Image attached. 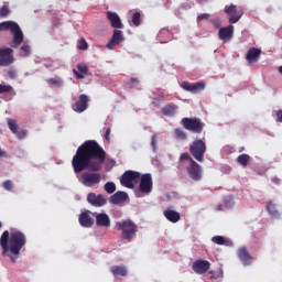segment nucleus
I'll use <instances>...</instances> for the list:
<instances>
[{"label": "nucleus", "mask_w": 282, "mask_h": 282, "mask_svg": "<svg viewBox=\"0 0 282 282\" xmlns=\"http://www.w3.org/2000/svg\"><path fill=\"white\" fill-rule=\"evenodd\" d=\"M181 124H183L184 129L193 133H202L204 131V123L197 118H183Z\"/></svg>", "instance_id": "8"}, {"label": "nucleus", "mask_w": 282, "mask_h": 282, "mask_svg": "<svg viewBox=\"0 0 282 282\" xmlns=\"http://www.w3.org/2000/svg\"><path fill=\"white\" fill-rule=\"evenodd\" d=\"M89 97L87 95H80L79 99L73 105V111H76V113H83V111H86Z\"/></svg>", "instance_id": "15"}, {"label": "nucleus", "mask_w": 282, "mask_h": 282, "mask_svg": "<svg viewBox=\"0 0 282 282\" xmlns=\"http://www.w3.org/2000/svg\"><path fill=\"white\" fill-rule=\"evenodd\" d=\"M19 140H23L28 135V130H17V133H14Z\"/></svg>", "instance_id": "43"}, {"label": "nucleus", "mask_w": 282, "mask_h": 282, "mask_svg": "<svg viewBox=\"0 0 282 282\" xmlns=\"http://www.w3.org/2000/svg\"><path fill=\"white\" fill-rule=\"evenodd\" d=\"M109 135H111V128H108L105 132L106 140H109Z\"/></svg>", "instance_id": "49"}, {"label": "nucleus", "mask_w": 282, "mask_h": 282, "mask_svg": "<svg viewBox=\"0 0 282 282\" xmlns=\"http://www.w3.org/2000/svg\"><path fill=\"white\" fill-rule=\"evenodd\" d=\"M131 83H138V78H131Z\"/></svg>", "instance_id": "53"}, {"label": "nucleus", "mask_w": 282, "mask_h": 282, "mask_svg": "<svg viewBox=\"0 0 282 282\" xmlns=\"http://www.w3.org/2000/svg\"><path fill=\"white\" fill-rule=\"evenodd\" d=\"M225 12L228 14L229 23L231 25L235 23H238L239 19H241V17H243V11H241V10L237 11V6H235V4H230L229 7L226 6Z\"/></svg>", "instance_id": "11"}, {"label": "nucleus", "mask_w": 282, "mask_h": 282, "mask_svg": "<svg viewBox=\"0 0 282 282\" xmlns=\"http://www.w3.org/2000/svg\"><path fill=\"white\" fill-rule=\"evenodd\" d=\"M208 19H210V14H208V13H200V14H198V17H197V21L199 22V21H208Z\"/></svg>", "instance_id": "45"}, {"label": "nucleus", "mask_w": 282, "mask_h": 282, "mask_svg": "<svg viewBox=\"0 0 282 282\" xmlns=\"http://www.w3.org/2000/svg\"><path fill=\"white\" fill-rule=\"evenodd\" d=\"M181 162H187V164H191V160H193V158H191V155H188V153H182L180 156Z\"/></svg>", "instance_id": "42"}, {"label": "nucleus", "mask_w": 282, "mask_h": 282, "mask_svg": "<svg viewBox=\"0 0 282 282\" xmlns=\"http://www.w3.org/2000/svg\"><path fill=\"white\" fill-rule=\"evenodd\" d=\"M8 76H9V78H17V72L15 70H9Z\"/></svg>", "instance_id": "48"}, {"label": "nucleus", "mask_w": 282, "mask_h": 282, "mask_svg": "<svg viewBox=\"0 0 282 282\" xmlns=\"http://www.w3.org/2000/svg\"><path fill=\"white\" fill-rule=\"evenodd\" d=\"M225 208H232L235 206V199L231 196L225 197Z\"/></svg>", "instance_id": "38"}, {"label": "nucleus", "mask_w": 282, "mask_h": 282, "mask_svg": "<svg viewBox=\"0 0 282 282\" xmlns=\"http://www.w3.org/2000/svg\"><path fill=\"white\" fill-rule=\"evenodd\" d=\"M116 226L122 231V239H133V236L138 232V225L133 220L117 221Z\"/></svg>", "instance_id": "5"}, {"label": "nucleus", "mask_w": 282, "mask_h": 282, "mask_svg": "<svg viewBox=\"0 0 282 282\" xmlns=\"http://www.w3.org/2000/svg\"><path fill=\"white\" fill-rule=\"evenodd\" d=\"M181 87L185 90V91H191L192 94H197L198 91H202V89H204L206 87V85L202 82L198 83H188V82H183Z\"/></svg>", "instance_id": "18"}, {"label": "nucleus", "mask_w": 282, "mask_h": 282, "mask_svg": "<svg viewBox=\"0 0 282 282\" xmlns=\"http://www.w3.org/2000/svg\"><path fill=\"white\" fill-rule=\"evenodd\" d=\"M2 186L6 191H12V181H6Z\"/></svg>", "instance_id": "46"}, {"label": "nucleus", "mask_w": 282, "mask_h": 282, "mask_svg": "<svg viewBox=\"0 0 282 282\" xmlns=\"http://www.w3.org/2000/svg\"><path fill=\"white\" fill-rule=\"evenodd\" d=\"M189 153L197 162H204V155L206 153V143L202 139L194 140L189 145Z\"/></svg>", "instance_id": "6"}, {"label": "nucleus", "mask_w": 282, "mask_h": 282, "mask_svg": "<svg viewBox=\"0 0 282 282\" xmlns=\"http://www.w3.org/2000/svg\"><path fill=\"white\" fill-rule=\"evenodd\" d=\"M79 224L83 228H91L94 226V218L89 216V213L84 212L79 215Z\"/></svg>", "instance_id": "23"}, {"label": "nucleus", "mask_w": 282, "mask_h": 282, "mask_svg": "<svg viewBox=\"0 0 282 282\" xmlns=\"http://www.w3.org/2000/svg\"><path fill=\"white\" fill-rule=\"evenodd\" d=\"M73 74L74 76H76L77 79L82 80L83 78H85V76H83V74H80L78 70L73 69Z\"/></svg>", "instance_id": "47"}, {"label": "nucleus", "mask_w": 282, "mask_h": 282, "mask_svg": "<svg viewBox=\"0 0 282 282\" xmlns=\"http://www.w3.org/2000/svg\"><path fill=\"white\" fill-rule=\"evenodd\" d=\"M187 175L193 182H202L204 177V170L195 160H191V163L186 167Z\"/></svg>", "instance_id": "9"}, {"label": "nucleus", "mask_w": 282, "mask_h": 282, "mask_svg": "<svg viewBox=\"0 0 282 282\" xmlns=\"http://www.w3.org/2000/svg\"><path fill=\"white\" fill-rule=\"evenodd\" d=\"M127 199H129V194H127V192H117L112 196H110L109 202L110 204L118 206L119 204H123V202H127Z\"/></svg>", "instance_id": "21"}, {"label": "nucleus", "mask_w": 282, "mask_h": 282, "mask_svg": "<svg viewBox=\"0 0 282 282\" xmlns=\"http://www.w3.org/2000/svg\"><path fill=\"white\" fill-rule=\"evenodd\" d=\"M153 191V177L151 174H143L140 178L139 189L134 192L135 197H144L151 195Z\"/></svg>", "instance_id": "4"}, {"label": "nucleus", "mask_w": 282, "mask_h": 282, "mask_svg": "<svg viewBox=\"0 0 282 282\" xmlns=\"http://www.w3.org/2000/svg\"><path fill=\"white\" fill-rule=\"evenodd\" d=\"M238 164L241 166H248V162H250V156L248 154H241L237 159Z\"/></svg>", "instance_id": "33"}, {"label": "nucleus", "mask_w": 282, "mask_h": 282, "mask_svg": "<svg viewBox=\"0 0 282 282\" xmlns=\"http://www.w3.org/2000/svg\"><path fill=\"white\" fill-rule=\"evenodd\" d=\"M12 86L0 84V94H10Z\"/></svg>", "instance_id": "39"}, {"label": "nucleus", "mask_w": 282, "mask_h": 282, "mask_svg": "<svg viewBox=\"0 0 282 282\" xmlns=\"http://www.w3.org/2000/svg\"><path fill=\"white\" fill-rule=\"evenodd\" d=\"M96 226H100L101 228H109L111 226V218L107 213H99L95 216Z\"/></svg>", "instance_id": "20"}, {"label": "nucleus", "mask_w": 282, "mask_h": 282, "mask_svg": "<svg viewBox=\"0 0 282 282\" xmlns=\"http://www.w3.org/2000/svg\"><path fill=\"white\" fill-rule=\"evenodd\" d=\"M217 210H224V206L218 205V206H217Z\"/></svg>", "instance_id": "51"}, {"label": "nucleus", "mask_w": 282, "mask_h": 282, "mask_svg": "<svg viewBox=\"0 0 282 282\" xmlns=\"http://www.w3.org/2000/svg\"><path fill=\"white\" fill-rule=\"evenodd\" d=\"M46 83L50 87H63L65 85V82H63V78L61 77L48 78L46 79Z\"/></svg>", "instance_id": "28"}, {"label": "nucleus", "mask_w": 282, "mask_h": 282, "mask_svg": "<svg viewBox=\"0 0 282 282\" xmlns=\"http://www.w3.org/2000/svg\"><path fill=\"white\" fill-rule=\"evenodd\" d=\"M111 166L116 164V161H110Z\"/></svg>", "instance_id": "54"}, {"label": "nucleus", "mask_w": 282, "mask_h": 282, "mask_svg": "<svg viewBox=\"0 0 282 282\" xmlns=\"http://www.w3.org/2000/svg\"><path fill=\"white\" fill-rule=\"evenodd\" d=\"M10 30L11 34H13V40L11 43L12 47H19L21 43H23V31L19 23L14 21H4L0 23V32H8Z\"/></svg>", "instance_id": "3"}, {"label": "nucleus", "mask_w": 282, "mask_h": 282, "mask_svg": "<svg viewBox=\"0 0 282 282\" xmlns=\"http://www.w3.org/2000/svg\"><path fill=\"white\" fill-rule=\"evenodd\" d=\"M210 279H224V270L223 269H218L217 271H210Z\"/></svg>", "instance_id": "34"}, {"label": "nucleus", "mask_w": 282, "mask_h": 282, "mask_svg": "<svg viewBox=\"0 0 282 282\" xmlns=\"http://www.w3.org/2000/svg\"><path fill=\"white\" fill-rule=\"evenodd\" d=\"M124 41V34H122V31L115 30L111 40L107 43L106 47L108 50H113L116 45H120Z\"/></svg>", "instance_id": "17"}, {"label": "nucleus", "mask_w": 282, "mask_h": 282, "mask_svg": "<svg viewBox=\"0 0 282 282\" xmlns=\"http://www.w3.org/2000/svg\"><path fill=\"white\" fill-rule=\"evenodd\" d=\"M267 210L269 215H271V217H273L274 219H279V212L276 210V205H274V203L269 202L267 204Z\"/></svg>", "instance_id": "29"}, {"label": "nucleus", "mask_w": 282, "mask_h": 282, "mask_svg": "<svg viewBox=\"0 0 282 282\" xmlns=\"http://www.w3.org/2000/svg\"><path fill=\"white\" fill-rule=\"evenodd\" d=\"M234 34H235V26H232V24H229L226 28H220L218 30V37L224 43H228L229 41H231Z\"/></svg>", "instance_id": "14"}, {"label": "nucleus", "mask_w": 282, "mask_h": 282, "mask_svg": "<svg viewBox=\"0 0 282 282\" xmlns=\"http://www.w3.org/2000/svg\"><path fill=\"white\" fill-rule=\"evenodd\" d=\"M272 182H274V184H279V178H272Z\"/></svg>", "instance_id": "52"}, {"label": "nucleus", "mask_w": 282, "mask_h": 282, "mask_svg": "<svg viewBox=\"0 0 282 282\" xmlns=\"http://www.w3.org/2000/svg\"><path fill=\"white\" fill-rule=\"evenodd\" d=\"M212 241L217 246H232V241L226 239L224 236H215L212 238Z\"/></svg>", "instance_id": "27"}, {"label": "nucleus", "mask_w": 282, "mask_h": 282, "mask_svg": "<svg viewBox=\"0 0 282 282\" xmlns=\"http://www.w3.org/2000/svg\"><path fill=\"white\" fill-rule=\"evenodd\" d=\"M142 14L138 11H135L132 14V25H134V28H138L140 25V19H141Z\"/></svg>", "instance_id": "35"}, {"label": "nucleus", "mask_w": 282, "mask_h": 282, "mask_svg": "<svg viewBox=\"0 0 282 282\" xmlns=\"http://www.w3.org/2000/svg\"><path fill=\"white\" fill-rule=\"evenodd\" d=\"M163 215H164L165 219H167V221H171L172 224H177V221H180V219L182 217L180 215V213H177L173 209L164 210Z\"/></svg>", "instance_id": "24"}, {"label": "nucleus", "mask_w": 282, "mask_h": 282, "mask_svg": "<svg viewBox=\"0 0 282 282\" xmlns=\"http://www.w3.org/2000/svg\"><path fill=\"white\" fill-rule=\"evenodd\" d=\"M8 14H10V9L4 4L0 8V19H6Z\"/></svg>", "instance_id": "37"}, {"label": "nucleus", "mask_w": 282, "mask_h": 282, "mask_svg": "<svg viewBox=\"0 0 282 282\" xmlns=\"http://www.w3.org/2000/svg\"><path fill=\"white\" fill-rule=\"evenodd\" d=\"M259 58H261V48H249L246 55V61L249 63V65H253V63H257Z\"/></svg>", "instance_id": "19"}, {"label": "nucleus", "mask_w": 282, "mask_h": 282, "mask_svg": "<svg viewBox=\"0 0 282 282\" xmlns=\"http://www.w3.org/2000/svg\"><path fill=\"white\" fill-rule=\"evenodd\" d=\"M104 188H105L106 193H108V195H112V193H116V183L107 182L104 185Z\"/></svg>", "instance_id": "31"}, {"label": "nucleus", "mask_w": 282, "mask_h": 282, "mask_svg": "<svg viewBox=\"0 0 282 282\" xmlns=\"http://www.w3.org/2000/svg\"><path fill=\"white\" fill-rule=\"evenodd\" d=\"M107 19L111 24V28H115L116 30H122L124 28V24H122V20L120 19V15L113 11L107 12Z\"/></svg>", "instance_id": "16"}, {"label": "nucleus", "mask_w": 282, "mask_h": 282, "mask_svg": "<svg viewBox=\"0 0 282 282\" xmlns=\"http://www.w3.org/2000/svg\"><path fill=\"white\" fill-rule=\"evenodd\" d=\"M180 108L175 104H169L162 108L163 116H169L170 118L177 113Z\"/></svg>", "instance_id": "25"}, {"label": "nucleus", "mask_w": 282, "mask_h": 282, "mask_svg": "<svg viewBox=\"0 0 282 282\" xmlns=\"http://www.w3.org/2000/svg\"><path fill=\"white\" fill-rule=\"evenodd\" d=\"M0 158H6V151L1 150V148H0Z\"/></svg>", "instance_id": "50"}, {"label": "nucleus", "mask_w": 282, "mask_h": 282, "mask_svg": "<svg viewBox=\"0 0 282 282\" xmlns=\"http://www.w3.org/2000/svg\"><path fill=\"white\" fill-rule=\"evenodd\" d=\"M12 52L10 47L0 48V67H8L14 63Z\"/></svg>", "instance_id": "10"}, {"label": "nucleus", "mask_w": 282, "mask_h": 282, "mask_svg": "<svg viewBox=\"0 0 282 282\" xmlns=\"http://www.w3.org/2000/svg\"><path fill=\"white\" fill-rule=\"evenodd\" d=\"M2 227L1 223H0V228Z\"/></svg>", "instance_id": "55"}, {"label": "nucleus", "mask_w": 282, "mask_h": 282, "mask_svg": "<svg viewBox=\"0 0 282 282\" xmlns=\"http://www.w3.org/2000/svg\"><path fill=\"white\" fill-rule=\"evenodd\" d=\"M77 69L80 74H89V67L85 64H77Z\"/></svg>", "instance_id": "41"}, {"label": "nucleus", "mask_w": 282, "mask_h": 282, "mask_svg": "<svg viewBox=\"0 0 282 282\" xmlns=\"http://www.w3.org/2000/svg\"><path fill=\"white\" fill-rule=\"evenodd\" d=\"M77 47L79 50H87L89 47V45L87 44V41L85 39H80L77 43Z\"/></svg>", "instance_id": "40"}, {"label": "nucleus", "mask_w": 282, "mask_h": 282, "mask_svg": "<svg viewBox=\"0 0 282 282\" xmlns=\"http://www.w3.org/2000/svg\"><path fill=\"white\" fill-rule=\"evenodd\" d=\"M87 202L90 203L91 206H96L97 208H101V206H107V197L105 195L96 193H89L87 195Z\"/></svg>", "instance_id": "12"}, {"label": "nucleus", "mask_w": 282, "mask_h": 282, "mask_svg": "<svg viewBox=\"0 0 282 282\" xmlns=\"http://www.w3.org/2000/svg\"><path fill=\"white\" fill-rule=\"evenodd\" d=\"M151 147H152L153 153H158V134H152Z\"/></svg>", "instance_id": "36"}, {"label": "nucleus", "mask_w": 282, "mask_h": 282, "mask_svg": "<svg viewBox=\"0 0 282 282\" xmlns=\"http://www.w3.org/2000/svg\"><path fill=\"white\" fill-rule=\"evenodd\" d=\"M7 122L10 131H12L13 133H17V131H19V124H17V120L9 118L7 119Z\"/></svg>", "instance_id": "32"}, {"label": "nucleus", "mask_w": 282, "mask_h": 282, "mask_svg": "<svg viewBox=\"0 0 282 282\" xmlns=\"http://www.w3.org/2000/svg\"><path fill=\"white\" fill-rule=\"evenodd\" d=\"M113 276H127V268L122 265H113L110 268Z\"/></svg>", "instance_id": "26"}, {"label": "nucleus", "mask_w": 282, "mask_h": 282, "mask_svg": "<svg viewBox=\"0 0 282 282\" xmlns=\"http://www.w3.org/2000/svg\"><path fill=\"white\" fill-rule=\"evenodd\" d=\"M138 182H140V172L131 170L126 171L120 180L121 186H126V188H134Z\"/></svg>", "instance_id": "7"}, {"label": "nucleus", "mask_w": 282, "mask_h": 282, "mask_svg": "<svg viewBox=\"0 0 282 282\" xmlns=\"http://www.w3.org/2000/svg\"><path fill=\"white\" fill-rule=\"evenodd\" d=\"M105 158V150L94 140H88L78 147L72 166L83 186L94 188L102 181V175L98 171L102 169Z\"/></svg>", "instance_id": "1"}, {"label": "nucleus", "mask_w": 282, "mask_h": 282, "mask_svg": "<svg viewBox=\"0 0 282 282\" xmlns=\"http://www.w3.org/2000/svg\"><path fill=\"white\" fill-rule=\"evenodd\" d=\"M238 258L243 263V265H250L252 261H254V258H252L250 253H248V250H246L245 247L238 250Z\"/></svg>", "instance_id": "22"}, {"label": "nucleus", "mask_w": 282, "mask_h": 282, "mask_svg": "<svg viewBox=\"0 0 282 282\" xmlns=\"http://www.w3.org/2000/svg\"><path fill=\"white\" fill-rule=\"evenodd\" d=\"M192 270L195 274H206L210 270V262L208 260H196L192 264Z\"/></svg>", "instance_id": "13"}, {"label": "nucleus", "mask_w": 282, "mask_h": 282, "mask_svg": "<svg viewBox=\"0 0 282 282\" xmlns=\"http://www.w3.org/2000/svg\"><path fill=\"white\" fill-rule=\"evenodd\" d=\"M174 135H175L176 140H186L188 138V135L185 133V131L180 128H176L174 130Z\"/></svg>", "instance_id": "30"}, {"label": "nucleus", "mask_w": 282, "mask_h": 282, "mask_svg": "<svg viewBox=\"0 0 282 282\" xmlns=\"http://www.w3.org/2000/svg\"><path fill=\"white\" fill-rule=\"evenodd\" d=\"M28 243V238L25 234L21 231H10L6 230L0 237V248L2 250V257H9L12 263H15L21 254V249Z\"/></svg>", "instance_id": "2"}, {"label": "nucleus", "mask_w": 282, "mask_h": 282, "mask_svg": "<svg viewBox=\"0 0 282 282\" xmlns=\"http://www.w3.org/2000/svg\"><path fill=\"white\" fill-rule=\"evenodd\" d=\"M21 50L24 52L23 56H30V54H31L30 45L23 44V45L21 46Z\"/></svg>", "instance_id": "44"}]
</instances>
